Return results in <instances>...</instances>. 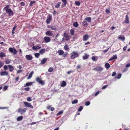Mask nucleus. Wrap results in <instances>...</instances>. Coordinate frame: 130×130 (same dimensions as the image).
I'll return each mask as SVG.
<instances>
[{"instance_id": "f257e3e1", "label": "nucleus", "mask_w": 130, "mask_h": 130, "mask_svg": "<svg viewBox=\"0 0 130 130\" xmlns=\"http://www.w3.org/2000/svg\"><path fill=\"white\" fill-rule=\"evenodd\" d=\"M4 9L6 10V13L8 14L9 16H12L14 15L13 11L10 9L5 7L4 8Z\"/></svg>"}, {"instance_id": "f03ea898", "label": "nucleus", "mask_w": 130, "mask_h": 130, "mask_svg": "<svg viewBox=\"0 0 130 130\" xmlns=\"http://www.w3.org/2000/svg\"><path fill=\"white\" fill-rule=\"evenodd\" d=\"M79 56L77 52L73 51L71 53L70 58L72 59H74L78 57Z\"/></svg>"}, {"instance_id": "7ed1b4c3", "label": "nucleus", "mask_w": 130, "mask_h": 130, "mask_svg": "<svg viewBox=\"0 0 130 130\" xmlns=\"http://www.w3.org/2000/svg\"><path fill=\"white\" fill-rule=\"evenodd\" d=\"M42 79L41 77H38L36 78V80L37 82L38 83L42 85H44L45 83Z\"/></svg>"}, {"instance_id": "20e7f679", "label": "nucleus", "mask_w": 130, "mask_h": 130, "mask_svg": "<svg viewBox=\"0 0 130 130\" xmlns=\"http://www.w3.org/2000/svg\"><path fill=\"white\" fill-rule=\"evenodd\" d=\"M9 50L10 52L13 53L14 55L16 54L17 52V51L14 48L10 47L9 48Z\"/></svg>"}, {"instance_id": "39448f33", "label": "nucleus", "mask_w": 130, "mask_h": 130, "mask_svg": "<svg viewBox=\"0 0 130 130\" xmlns=\"http://www.w3.org/2000/svg\"><path fill=\"white\" fill-rule=\"evenodd\" d=\"M27 108H24L23 109H22L20 108L18 110V112H20L21 114L22 115L26 111Z\"/></svg>"}, {"instance_id": "423d86ee", "label": "nucleus", "mask_w": 130, "mask_h": 130, "mask_svg": "<svg viewBox=\"0 0 130 130\" xmlns=\"http://www.w3.org/2000/svg\"><path fill=\"white\" fill-rule=\"evenodd\" d=\"M24 105H25V106L26 107H30L31 109H33L34 108L33 106L31 105V104L30 103H28L26 102H24Z\"/></svg>"}, {"instance_id": "0eeeda50", "label": "nucleus", "mask_w": 130, "mask_h": 130, "mask_svg": "<svg viewBox=\"0 0 130 130\" xmlns=\"http://www.w3.org/2000/svg\"><path fill=\"white\" fill-rule=\"evenodd\" d=\"M52 20V16L51 15L49 14L48 16V17L47 18L46 20V23L48 24L50 23Z\"/></svg>"}, {"instance_id": "6e6552de", "label": "nucleus", "mask_w": 130, "mask_h": 130, "mask_svg": "<svg viewBox=\"0 0 130 130\" xmlns=\"http://www.w3.org/2000/svg\"><path fill=\"white\" fill-rule=\"evenodd\" d=\"M44 40L46 43L50 42L51 40V39L49 37L46 36L44 38Z\"/></svg>"}, {"instance_id": "1a4fd4ad", "label": "nucleus", "mask_w": 130, "mask_h": 130, "mask_svg": "<svg viewBox=\"0 0 130 130\" xmlns=\"http://www.w3.org/2000/svg\"><path fill=\"white\" fill-rule=\"evenodd\" d=\"M25 58L26 59L28 60H31L32 59V57L30 55H26Z\"/></svg>"}, {"instance_id": "9d476101", "label": "nucleus", "mask_w": 130, "mask_h": 130, "mask_svg": "<svg viewBox=\"0 0 130 130\" xmlns=\"http://www.w3.org/2000/svg\"><path fill=\"white\" fill-rule=\"evenodd\" d=\"M52 32V31L48 30L45 32V34L46 36H51L53 34Z\"/></svg>"}, {"instance_id": "9b49d317", "label": "nucleus", "mask_w": 130, "mask_h": 130, "mask_svg": "<svg viewBox=\"0 0 130 130\" xmlns=\"http://www.w3.org/2000/svg\"><path fill=\"white\" fill-rule=\"evenodd\" d=\"M94 70L98 71H100L103 70V68L101 67H98L94 68Z\"/></svg>"}, {"instance_id": "f8f14e48", "label": "nucleus", "mask_w": 130, "mask_h": 130, "mask_svg": "<svg viewBox=\"0 0 130 130\" xmlns=\"http://www.w3.org/2000/svg\"><path fill=\"white\" fill-rule=\"evenodd\" d=\"M8 68L9 69V71L10 72H11L13 71L14 69V67L12 66L9 65H8Z\"/></svg>"}, {"instance_id": "ddd939ff", "label": "nucleus", "mask_w": 130, "mask_h": 130, "mask_svg": "<svg viewBox=\"0 0 130 130\" xmlns=\"http://www.w3.org/2000/svg\"><path fill=\"white\" fill-rule=\"evenodd\" d=\"M117 56L116 54L114 55L111 57L108 60L109 61L112 60L114 59H116L117 58Z\"/></svg>"}, {"instance_id": "4468645a", "label": "nucleus", "mask_w": 130, "mask_h": 130, "mask_svg": "<svg viewBox=\"0 0 130 130\" xmlns=\"http://www.w3.org/2000/svg\"><path fill=\"white\" fill-rule=\"evenodd\" d=\"M8 73L6 71L3 72L1 71L0 72V74L1 76H3L4 75H8Z\"/></svg>"}, {"instance_id": "2eb2a0df", "label": "nucleus", "mask_w": 130, "mask_h": 130, "mask_svg": "<svg viewBox=\"0 0 130 130\" xmlns=\"http://www.w3.org/2000/svg\"><path fill=\"white\" fill-rule=\"evenodd\" d=\"M89 36L87 35H85L83 37V40L85 41H87L89 38Z\"/></svg>"}, {"instance_id": "dca6fc26", "label": "nucleus", "mask_w": 130, "mask_h": 130, "mask_svg": "<svg viewBox=\"0 0 130 130\" xmlns=\"http://www.w3.org/2000/svg\"><path fill=\"white\" fill-rule=\"evenodd\" d=\"M47 58H44L41 60L40 63L42 64H44L47 60Z\"/></svg>"}, {"instance_id": "f3484780", "label": "nucleus", "mask_w": 130, "mask_h": 130, "mask_svg": "<svg viewBox=\"0 0 130 130\" xmlns=\"http://www.w3.org/2000/svg\"><path fill=\"white\" fill-rule=\"evenodd\" d=\"M41 48V47L40 46L36 45L35 46H33L32 47V49L36 51L37 49H40Z\"/></svg>"}, {"instance_id": "a211bd4d", "label": "nucleus", "mask_w": 130, "mask_h": 130, "mask_svg": "<svg viewBox=\"0 0 130 130\" xmlns=\"http://www.w3.org/2000/svg\"><path fill=\"white\" fill-rule=\"evenodd\" d=\"M33 83L32 82H29L27 83L24 85V87H26L27 86H28L32 85Z\"/></svg>"}, {"instance_id": "6ab92c4d", "label": "nucleus", "mask_w": 130, "mask_h": 130, "mask_svg": "<svg viewBox=\"0 0 130 130\" xmlns=\"http://www.w3.org/2000/svg\"><path fill=\"white\" fill-rule=\"evenodd\" d=\"M57 53L59 55H62L64 54V52L62 50H59L58 51Z\"/></svg>"}, {"instance_id": "aec40b11", "label": "nucleus", "mask_w": 130, "mask_h": 130, "mask_svg": "<svg viewBox=\"0 0 130 130\" xmlns=\"http://www.w3.org/2000/svg\"><path fill=\"white\" fill-rule=\"evenodd\" d=\"M85 20L88 22L91 23V19L90 17H87L85 18Z\"/></svg>"}, {"instance_id": "412c9836", "label": "nucleus", "mask_w": 130, "mask_h": 130, "mask_svg": "<svg viewBox=\"0 0 130 130\" xmlns=\"http://www.w3.org/2000/svg\"><path fill=\"white\" fill-rule=\"evenodd\" d=\"M34 73V72L33 71H32L29 74V76H28V77H27V79H29L30 78H31L32 76V74Z\"/></svg>"}, {"instance_id": "4be33fe9", "label": "nucleus", "mask_w": 130, "mask_h": 130, "mask_svg": "<svg viewBox=\"0 0 130 130\" xmlns=\"http://www.w3.org/2000/svg\"><path fill=\"white\" fill-rule=\"evenodd\" d=\"M125 22L126 23H129L128 17L127 15L126 16L125 20Z\"/></svg>"}, {"instance_id": "5701e85b", "label": "nucleus", "mask_w": 130, "mask_h": 130, "mask_svg": "<svg viewBox=\"0 0 130 130\" xmlns=\"http://www.w3.org/2000/svg\"><path fill=\"white\" fill-rule=\"evenodd\" d=\"M63 35L64 37L66 38V40L67 41H68L69 40V36L65 32L64 33Z\"/></svg>"}, {"instance_id": "b1692460", "label": "nucleus", "mask_w": 130, "mask_h": 130, "mask_svg": "<svg viewBox=\"0 0 130 130\" xmlns=\"http://www.w3.org/2000/svg\"><path fill=\"white\" fill-rule=\"evenodd\" d=\"M105 67L107 69H108L110 68V65L108 63H106L105 64Z\"/></svg>"}, {"instance_id": "393cba45", "label": "nucleus", "mask_w": 130, "mask_h": 130, "mask_svg": "<svg viewBox=\"0 0 130 130\" xmlns=\"http://www.w3.org/2000/svg\"><path fill=\"white\" fill-rule=\"evenodd\" d=\"M61 3V2H58L57 4H56V5L55 6V8H59L60 6V4Z\"/></svg>"}, {"instance_id": "a878e982", "label": "nucleus", "mask_w": 130, "mask_h": 130, "mask_svg": "<svg viewBox=\"0 0 130 130\" xmlns=\"http://www.w3.org/2000/svg\"><path fill=\"white\" fill-rule=\"evenodd\" d=\"M45 49H41L39 51V52L41 54H42L45 53Z\"/></svg>"}, {"instance_id": "bb28decb", "label": "nucleus", "mask_w": 130, "mask_h": 130, "mask_svg": "<svg viewBox=\"0 0 130 130\" xmlns=\"http://www.w3.org/2000/svg\"><path fill=\"white\" fill-rule=\"evenodd\" d=\"M66 85V82L64 81H63L61 84V86L62 87H64Z\"/></svg>"}, {"instance_id": "cd10ccee", "label": "nucleus", "mask_w": 130, "mask_h": 130, "mask_svg": "<svg viewBox=\"0 0 130 130\" xmlns=\"http://www.w3.org/2000/svg\"><path fill=\"white\" fill-rule=\"evenodd\" d=\"M23 117L22 116H20L17 117V120L19 121H21L23 119Z\"/></svg>"}, {"instance_id": "c85d7f7f", "label": "nucleus", "mask_w": 130, "mask_h": 130, "mask_svg": "<svg viewBox=\"0 0 130 130\" xmlns=\"http://www.w3.org/2000/svg\"><path fill=\"white\" fill-rule=\"evenodd\" d=\"M82 25L84 26H87L88 25V23L86 21H84L82 22Z\"/></svg>"}, {"instance_id": "c756f323", "label": "nucleus", "mask_w": 130, "mask_h": 130, "mask_svg": "<svg viewBox=\"0 0 130 130\" xmlns=\"http://www.w3.org/2000/svg\"><path fill=\"white\" fill-rule=\"evenodd\" d=\"M118 39H120L122 40L123 41H124L125 40V37L123 36V37L122 36H119L118 37Z\"/></svg>"}, {"instance_id": "7c9ffc66", "label": "nucleus", "mask_w": 130, "mask_h": 130, "mask_svg": "<svg viewBox=\"0 0 130 130\" xmlns=\"http://www.w3.org/2000/svg\"><path fill=\"white\" fill-rule=\"evenodd\" d=\"M97 57L93 56L92 57L91 59L93 61H96L97 60Z\"/></svg>"}, {"instance_id": "2f4dec72", "label": "nucleus", "mask_w": 130, "mask_h": 130, "mask_svg": "<svg viewBox=\"0 0 130 130\" xmlns=\"http://www.w3.org/2000/svg\"><path fill=\"white\" fill-rule=\"evenodd\" d=\"M62 2L63 3V6H65L67 3V0H62Z\"/></svg>"}, {"instance_id": "473e14b6", "label": "nucleus", "mask_w": 130, "mask_h": 130, "mask_svg": "<svg viewBox=\"0 0 130 130\" xmlns=\"http://www.w3.org/2000/svg\"><path fill=\"white\" fill-rule=\"evenodd\" d=\"M54 70L53 68L52 67H51L49 68L48 70V71L49 72H52Z\"/></svg>"}, {"instance_id": "72a5a7b5", "label": "nucleus", "mask_w": 130, "mask_h": 130, "mask_svg": "<svg viewBox=\"0 0 130 130\" xmlns=\"http://www.w3.org/2000/svg\"><path fill=\"white\" fill-rule=\"evenodd\" d=\"M6 56L5 54L3 52H1L0 53V57L2 58Z\"/></svg>"}, {"instance_id": "f704fd0d", "label": "nucleus", "mask_w": 130, "mask_h": 130, "mask_svg": "<svg viewBox=\"0 0 130 130\" xmlns=\"http://www.w3.org/2000/svg\"><path fill=\"white\" fill-rule=\"evenodd\" d=\"M63 112V110H61L60 111H59L56 114V115L57 116H58L59 115H62Z\"/></svg>"}, {"instance_id": "c9c22d12", "label": "nucleus", "mask_w": 130, "mask_h": 130, "mask_svg": "<svg viewBox=\"0 0 130 130\" xmlns=\"http://www.w3.org/2000/svg\"><path fill=\"white\" fill-rule=\"evenodd\" d=\"M73 25L75 27H77L78 26V24L77 22H76L73 23Z\"/></svg>"}, {"instance_id": "e433bc0d", "label": "nucleus", "mask_w": 130, "mask_h": 130, "mask_svg": "<svg viewBox=\"0 0 130 130\" xmlns=\"http://www.w3.org/2000/svg\"><path fill=\"white\" fill-rule=\"evenodd\" d=\"M78 102V100H77L75 99L72 102V104H76Z\"/></svg>"}, {"instance_id": "4c0bfd02", "label": "nucleus", "mask_w": 130, "mask_h": 130, "mask_svg": "<svg viewBox=\"0 0 130 130\" xmlns=\"http://www.w3.org/2000/svg\"><path fill=\"white\" fill-rule=\"evenodd\" d=\"M89 57V55H87L84 56L83 57V59L84 60L87 59Z\"/></svg>"}, {"instance_id": "58836bf2", "label": "nucleus", "mask_w": 130, "mask_h": 130, "mask_svg": "<svg viewBox=\"0 0 130 130\" xmlns=\"http://www.w3.org/2000/svg\"><path fill=\"white\" fill-rule=\"evenodd\" d=\"M121 75L122 74H121L120 73L118 74L117 77H116L115 78H117L118 79H119L121 77Z\"/></svg>"}, {"instance_id": "ea45409f", "label": "nucleus", "mask_w": 130, "mask_h": 130, "mask_svg": "<svg viewBox=\"0 0 130 130\" xmlns=\"http://www.w3.org/2000/svg\"><path fill=\"white\" fill-rule=\"evenodd\" d=\"M10 63V61L8 59H7L5 60V63L7 64H9Z\"/></svg>"}, {"instance_id": "a19ab883", "label": "nucleus", "mask_w": 130, "mask_h": 130, "mask_svg": "<svg viewBox=\"0 0 130 130\" xmlns=\"http://www.w3.org/2000/svg\"><path fill=\"white\" fill-rule=\"evenodd\" d=\"M75 4L77 6H79L80 5V3L79 1H76L75 2Z\"/></svg>"}, {"instance_id": "79ce46f5", "label": "nucleus", "mask_w": 130, "mask_h": 130, "mask_svg": "<svg viewBox=\"0 0 130 130\" xmlns=\"http://www.w3.org/2000/svg\"><path fill=\"white\" fill-rule=\"evenodd\" d=\"M70 34L72 35H73L74 34V30L71 29L70 30Z\"/></svg>"}, {"instance_id": "37998d69", "label": "nucleus", "mask_w": 130, "mask_h": 130, "mask_svg": "<svg viewBox=\"0 0 130 130\" xmlns=\"http://www.w3.org/2000/svg\"><path fill=\"white\" fill-rule=\"evenodd\" d=\"M35 57L37 58H38L40 54L39 53H36L34 54Z\"/></svg>"}, {"instance_id": "c03bdc74", "label": "nucleus", "mask_w": 130, "mask_h": 130, "mask_svg": "<svg viewBox=\"0 0 130 130\" xmlns=\"http://www.w3.org/2000/svg\"><path fill=\"white\" fill-rule=\"evenodd\" d=\"M51 29L53 30H56L57 28H56L55 27L53 26H52V27H51Z\"/></svg>"}, {"instance_id": "a18cd8bd", "label": "nucleus", "mask_w": 130, "mask_h": 130, "mask_svg": "<svg viewBox=\"0 0 130 130\" xmlns=\"http://www.w3.org/2000/svg\"><path fill=\"white\" fill-rule=\"evenodd\" d=\"M83 109V107L82 106H80L78 109L79 111H81Z\"/></svg>"}, {"instance_id": "49530a36", "label": "nucleus", "mask_w": 130, "mask_h": 130, "mask_svg": "<svg viewBox=\"0 0 130 130\" xmlns=\"http://www.w3.org/2000/svg\"><path fill=\"white\" fill-rule=\"evenodd\" d=\"M90 102L89 101H87L85 103V105L86 106H88L90 104Z\"/></svg>"}, {"instance_id": "de8ad7c7", "label": "nucleus", "mask_w": 130, "mask_h": 130, "mask_svg": "<svg viewBox=\"0 0 130 130\" xmlns=\"http://www.w3.org/2000/svg\"><path fill=\"white\" fill-rule=\"evenodd\" d=\"M64 48L65 50H68L69 49V47H68L67 44H66L64 46Z\"/></svg>"}, {"instance_id": "09e8293b", "label": "nucleus", "mask_w": 130, "mask_h": 130, "mask_svg": "<svg viewBox=\"0 0 130 130\" xmlns=\"http://www.w3.org/2000/svg\"><path fill=\"white\" fill-rule=\"evenodd\" d=\"M35 3V1H31L30 2V3L29 4V6H31L34 3Z\"/></svg>"}, {"instance_id": "8fccbe9b", "label": "nucleus", "mask_w": 130, "mask_h": 130, "mask_svg": "<svg viewBox=\"0 0 130 130\" xmlns=\"http://www.w3.org/2000/svg\"><path fill=\"white\" fill-rule=\"evenodd\" d=\"M127 46H128V45L126 44V46H124V47L123 48V51H125L126 50V49L127 48Z\"/></svg>"}, {"instance_id": "3c124183", "label": "nucleus", "mask_w": 130, "mask_h": 130, "mask_svg": "<svg viewBox=\"0 0 130 130\" xmlns=\"http://www.w3.org/2000/svg\"><path fill=\"white\" fill-rule=\"evenodd\" d=\"M27 100L28 101L30 102L32 100L30 97H28L27 98Z\"/></svg>"}, {"instance_id": "603ef678", "label": "nucleus", "mask_w": 130, "mask_h": 130, "mask_svg": "<svg viewBox=\"0 0 130 130\" xmlns=\"http://www.w3.org/2000/svg\"><path fill=\"white\" fill-rule=\"evenodd\" d=\"M4 62L2 61L0 62V68H1L4 65Z\"/></svg>"}, {"instance_id": "864d4df0", "label": "nucleus", "mask_w": 130, "mask_h": 130, "mask_svg": "<svg viewBox=\"0 0 130 130\" xmlns=\"http://www.w3.org/2000/svg\"><path fill=\"white\" fill-rule=\"evenodd\" d=\"M8 87V86H5L3 88V90L5 91L6 90Z\"/></svg>"}, {"instance_id": "5fc2aeb1", "label": "nucleus", "mask_w": 130, "mask_h": 130, "mask_svg": "<svg viewBox=\"0 0 130 130\" xmlns=\"http://www.w3.org/2000/svg\"><path fill=\"white\" fill-rule=\"evenodd\" d=\"M8 68V66H7L6 65H5L4 66V69L5 70H6Z\"/></svg>"}, {"instance_id": "6e6d98bb", "label": "nucleus", "mask_w": 130, "mask_h": 130, "mask_svg": "<svg viewBox=\"0 0 130 130\" xmlns=\"http://www.w3.org/2000/svg\"><path fill=\"white\" fill-rule=\"evenodd\" d=\"M30 89V88L28 87L27 88H25L24 89V90L26 91H28Z\"/></svg>"}, {"instance_id": "4d7b16f0", "label": "nucleus", "mask_w": 130, "mask_h": 130, "mask_svg": "<svg viewBox=\"0 0 130 130\" xmlns=\"http://www.w3.org/2000/svg\"><path fill=\"white\" fill-rule=\"evenodd\" d=\"M40 122V121L36 122H33L30 123V124L31 125H33V124H35L36 123H38Z\"/></svg>"}, {"instance_id": "13d9d810", "label": "nucleus", "mask_w": 130, "mask_h": 130, "mask_svg": "<svg viewBox=\"0 0 130 130\" xmlns=\"http://www.w3.org/2000/svg\"><path fill=\"white\" fill-rule=\"evenodd\" d=\"M58 123H59L58 124L59 125V126H60L62 124L63 122H61V121H58Z\"/></svg>"}, {"instance_id": "bf43d9fd", "label": "nucleus", "mask_w": 130, "mask_h": 130, "mask_svg": "<svg viewBox=\"0 0 130 130\" xmlns=\"http://www.w3.org/2000/svg\"><path fill=\"white\" fill-rule=\"evenodd\" d=\"M107 85H105L104 86H103L102 87V88L103 89H105L106 88H107Z\"/></svg>"}, {"instance_id": "052dcab7", "label": "nucleus", "mask_w": 130, "mask_h": 130, "mask_svg": "<svg viewBox=\"0 0 130 130\" xmlns=\"http://www.w3.org/2000/svg\"><path fill=\"white\" fill-rule=\"evenodd\" d=\"M106 12L107 13H109L110 12V11L109 9H106L105 10Z\"/></svg>"}, {"instance_id": "680f3d73", "label": "nucleus", "mask_w": 130, "mask_h": 130, "mask_svg": "<svg viewBox=\"0 0 130 130\" xmlns=\"http://www.w3.org/2000/svg\"><path fill=\"white\" fill-rule=\"evenodd\" d=\"M22 70H19L17 71V73L18 74L19 73H21L22 72Z\"/></svg>"}, {"instance_id": "e2e57ef3", "label": "nucleus", "mask_w": 130, "mask_h": 130, "mask_svg": "<svg viewBox=\"0 0 130 130\" xmlns=\"http://www.w3.org/2000/svg\"><path fill=\"white\" fill-rule=\"evenodd\" d=\"M125 67L126 68H128L130 67V63H129L126 64Z\"/></svg>"}, {"instance_id": "0e129e2a", "label": "nucleus", "mask_w": 130, "mask_h": 130, "mask_svg": "<svg viewBox=\"0 0 130 130\" xmlns=\"http://www.w3.org/2000/svg\"><path fill=\"white\" fill-rule=\"evenodd\" d=\"M99 93H100L99 91H98L96 92L95 94L94 95L95 96L97 95L98 94H99Z\"/></svg>"}, {"instance_id": "69168bd1", "label": "nucleus", "mask_w": 130, "mask_h": 130, "mask_svg": "<svg viewBox=\"0 0 130 130\" xmlns=\"http://www.w3.org/2000/svg\"><path fill=\"white\" fill-rule=\"evenodd\" d=\"M116 74V73L115 72H113L112 74V76H115Z\"/></svg>"}, {"instance_id": "338daca9", "label": "nucleus", "mask_w": 130, "mask_h": 130, "mask_svg": "<svg viewBox=\"0 0 130 130\" xmlns=\"http://www.w3.org/2000/svg\"><path fill=\"white\" fill-rule=\"evenodd\" d=\"M17 27V26L16 25H15L13 27L12 30L14 31L16 27Z\"/></svg>"}, {"instance_id": "774afa93", "label": "nucleus", "mask_w": 130, "mask_h": 130, "mask_svg": "<svg viewBox=\"0 0 130 130\" xmlns=\"http://www.w3.org/2000/svg\"><path fill=\"white\" fill-rule=\"evenodd\" d=\"M21 5L22 6H24L25 5L24 3V2H22L20 3Z\"/></svg>"}]
</instances>
